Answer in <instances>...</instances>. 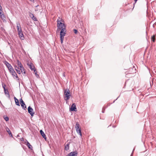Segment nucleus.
Returning a JSON list of instances; mask_svg holds the SVG:
<instances>
[{
    "label": "nucleus",
    "instance_id": "obj_1",
    "mask_svg": "<svg viewBox=\"0 0 156 156\" xmlns=\"http://www.w3.org/2000/svg\"><path fill=\"white\" fill-rule=\"evenodd\" d=\"M16 64L17 65H15L14 67L17 73L20 74L21 72L25 74L26 72L25 69L21 62L18 59L17 60Z\"/></svg>",
    "mask_w": 156,
    "mask_h": 156
},
{
    "label": "nucleus",
    "instance_id": "obj_2",
    "mask_svg": "<svg viewBox=\"0 0 156 156\" xmlns=\"http://www.w3.org/2000/svg\"><path fill=\"white\" fill-rule=\"evenodd\" d=\"M57 27L58 31L60 30L61 29L66 28L65 25L63 23V21L59 17L57 20Z\"/></svg>",
    "mask_w": 156,
    "mask_h": 156
},
{
    "label": "nucleus",
    "instance_id": "obj_3",
    "mask_svg": "<svg viewBox=\"0 0 156 156\" xmlns=\"http://www.w3.org/2000/svg\"><path fill=\"white\" fill-rule=\"evenodd\" d=\"M61 31H60V39L61 40V44H62L64 40V37L65 35L66 34V29L62 28L61 29Z\"/></svg>",
    "mask_w": 156,
    "mask_h": 156
},
{
    "label": "nucleus",
    "instance_id": "obj_4",
    "mask_svg": "<svg viewBox=\"0 0 156 156\" xmlns=\"http://www.w3.org/2000/svg\"><path fill=\"white\" fill-rule=\"evenodd\" d=\"M70 93V91L69 89H66L64 91V99L65 100L67 101L69 99L71 96Z\"/></svg>",
    "mask_w": 156,
    "mask_h": 156
},
{
    "label": "nucleus",
    "instance_id": "obj_5",
    "mask_svg": "<svg viewBox=\"0 0 156 156\" xmlns=\"http://www.w3.org/2000/svg\"><path fill=\"white\" fill-rule=\"evenodd\" d=\"M80 126L78 122L76 123L75 126L76 130L77 133L81 136H82V133H81L80 128Z\"/></svg>",
    "mask_w": 156,
    "mask_h": 156
},
{
    "label": "nucleus",
    "instance_id": "obj_6",
    "mask_svg": "<svg viewBox=\"0 0 156 156\" xmlns=\"http://www.w3.org/2000/svg\"><path fill=\"white\" fill-rule=\"evenodd\" d=\"M28 111L31 116H33L34 113L33 112V109L30 106L28 107Z\"/></svg>",
    "mask_w": 156,
    "mask_h": 156
},
{
    "label": "nucleus",
    "instance_id": "obj_7",
    "mask_svg": "<svg viewBox=\"0 0 156 156\" xmlns=\"http://www.w3.org/2000/svg\"><path fill=\"white\" fill-rule=\"evenodd\" d=\"M78 153L76 151L72 152L70 153L66 156H77Z\"/></svg>",
    "mask_w": 156,
    "mask_h": 156
},
{
    "label": "nucleus",
    "instance_id": "obj_8",
    "mask_svg": "<svg viewBox=\"0 0 156 156\" xmlns=\"http://www.w3.org/2000/svg\"><path fill=\"white\" fill-rule=\"evenodd\" d=\"M16 27L18 32L22 30L20 25L19 23H16Z\"/></svg>",
    "mask_w": 156,
    "mask_h": 156
},
{
    "label": "nucleus",
    "instance_id": "obj_9",
    "mask_svg": "<svg viewBox=\"0 0 156 156\" xmlns=\"http://www.w3.org/2000/svg\"><path fill=\"white\" fill-rule=\"evenodd\" d=\"M76 108L75 104V103H73L70 109L71 111H76L75 109H76Z\"/></svg>",
    "mask_w": 156,
    "mask_h": 156
},
{
    "label": "nucleus",
    "instance_id": "obj_10",
    "mask_svg": "<svg viewBox=\"0 0 156 156\" xmlns=\"http://www.w3.org/2000/svg\"><path fill=\"white\" fill-rule=\"evenodd\" d=\"M18 34L20 38L21 39H23L24 38V36L22 31V30L21 31L18 32Z\"/></svg>",
    "mask_w": 156,
    "mask_h": 156
},
{
    "label": "nucleus",
    "instance_id": "obj_11",
    "mask_svg": "<svg viewBox=\"0 0 156 156\" xmlns=\"http://www.w3.org/2000/svg\"><path fill=\"white\" fill-rule=\"evenodd\" d=\"M29 67H30V68L32 70H34V72L35 73V74L36 75L37 74V72H36V69L33 66H32L31 65H30L29 66Z\"/></svg>",
    "mask_w": 156,
    "mask_h": 156
},
{
    "label": "nucleus",
    "instance_id": "obj_12",
    "mask_svg": "<svg viewBox=\"0 0 156 156\" xmlns=\"http://www.w3.org/2000/svg\"><path fill=\"white\" fill-rule=\"evenodd\" d=\"M0 11L1 12H0V16L1 18L3 20H5V16L3 14V13L2 11Z\"/></svg>",
    "mask_w": 156,
    "mask_h": 156
},
{
    "label": "nucleus",
    "instance_id": "obj_13",
    "mask_svg": "<svg viewBox=\"0 0 156 156\" xmlns=\"http://www.w3.org/2000/svg\"><path fill=\"white\" fill-rule=\"evenodd\" d=\"M40 132L41 133V135L42 136H43V137L46 140L47 138L45 136V134L44 133V132L43 131L41 130L40 131Z\"/></svg>",
    "mask_w": 156,
    "mask_h": 156
},
{
    "label": "nucleus",
    "instance_id": "obj_14",
    "mask_svg": "<svg viewBox=\"0 0 156 156\" xmlns=\"http://www.w3.org/2000/svg\"><path fill=\"white\" fill-rule=\"evenodd\" d=\"M20 104L23 109L25 110L27 108L24 102L21 103Z\"/></svg>",
    "mask_w": 156,
    "mask_h": 156
},
{
    "label": "nucleus",
    "instance_id": "obj_15",
    "mask_svg": "<svg viewBox=\"0 0 156 156\" xmlns=\"http://www.w3.org/2000/svg\"><path fill=\"white\" fill-rule=\"evenodd\" d=\"M6 131L8 133L9 135L11 136L12 137H13L12 135V134L11 132L10 131L9 129L8 128H6Z\"/></svg>",
    "mask_w": 156,
    "mask_h": 156
},
{
    "label": "nucleus",
    "instance_id": "obj_16",
    "mask_svg": "<svg viewBox=\"0 0 156 156\" xmlns=\"http://www.w3.org/2000/svg\"><path fill=\"white\" fill-rule=\"evenodd\" d=\"M5 65L8 68H10L12 66L10 64H9L8 62H5Z\"/></svg>",
    "mask_w": 156,
    "mask_h": 156
},
{
    "label": "nucleus",
    "instance_id": "obj_17",
    "mask_svg": "<svg viewBox=\"0 0 156 156\" xmlns=\"http://www.w3.org/2000/svg\"><path fill=\"white\" fill-rule=\"evenodd\" d=\"M26 145L27 146L29 147V148L31 149L32 148V146L30 145V144L29 142H27Z\"/></svg>",
    "mask_w": 156,
    "mask_h": 156
},
{
    "label": "nucleus",
    "instance_id": "obj_18",
    "mask_svg": "<svg viewBox=\"0 0 156 156\" xmlns=\"http://www.w3.org/2000/svg\"><path fill=\"white\" fill-rule=\"evenodd\" d=\"M12 74L13 77H15L16 78H17L18 80L19 79V78L16 72H14V73H13Z\"/></svg>",
    "mask_w": 156,
    "mask_h": 156
},
{
    "label": "nucleus",
    "instance_id": "obj_19",
    "mask_svg": "<svg viewBox=\"0 0 156 156\" xmlns=\"http://www.w3.org/2000/svg\"><path fill=\"white\" fill-rule=\"evenodd\" d=\"M69 149V144H67L65 146V149L67 151Z\"/></svg>",
    "mask_w": 156,
    "mask_h": 156
},
{
    "label": "nucleus",
    "instance_id": "obj_20",
    "mask_svg": "<svg viewBox=\"0 0 156 156\" xmlns=\"http://www.w3.org/2000/svg\"><path fill=\"white\" fill-rule=\"evenodd\" d=\"M15 102L16 103V104L18 106H20V103L19 102V101L18 99H16V101H15Z\"/></svg>",
    "mask_w": 156,
    "mask_h": 156
},
{
    "label": "nucleus",
    "instance_id": "obj_21",
    "mask_svg": "<svg viewBox=\"0 0 156 156\" xmlns=\"http://www.w3.org/2000/svg\"><path fill=\"white\" fill-rule=\"evenodd\" d=\"M4 119L6 121H8L9 120V118L7 116L4 117Z\"/></svg>",
    "mask_w": 156,
    "mask_h": 156
},
{
    "label": "nucleus",
    "instance_id": "obj_22",
    "mask_svg": "<svg viewBox=\"0 0 156 156\" xmlns=\"http://www.w3.org/2000/svg\"><path fill=\"white\" fill-rule=\"evenodd\" d=\"M34 20L35 21H37V19L36 17H35L34 16H33V17H32L31 18Z\"/></svg>",
    "mask_w": 156,
    "mask_h": 156
},
{
    "label": "nucleus",
    "instance_id": "obj_23",
    "mask_svg": "<svg viewBox=\"0 0 156 156\" xmlns=\"http://www.w3.org/2000/svg\"><path fill=\"white\" fill-rule=\"evenodd\" d=\"M4 91H5V93L6 94H9V92H8V91L7 90H6L5 89V90H4Z\"/></svg>",
    "mask_w": 156,
    "mask_h": 156
},
{
    "label": "nucleus",
    "instance_id": "obj_24",
    "mask_svg": "<svg viewBox=\"0 0 156 156\" xmlns=\"http://www.w3.org/2000/svg\"><path fill=\"white\" fill-rule=\"evenodd\" d=\"M29 16L31 18H32V17H33L34 15L32 13H30L29 14Z\"/></svg>",
    "mask_w": 156,
    "mask_h": 156
},
{
    "label": "nucleus",
    "instance_id": "obj_25",
    "mask_svg": "<svg viewBox=\"0 0 156 156\" xmlns=\"http://www.w3.org/2000/svg\"><path fill=\"white\" fill-rule=\"evenodd\" d=\"M152 38V41L153 42H154L155 41V36L154 35H153Z\"/></svg>",
    "mask_w": 156,
    "mask_h": 156
},
{
    "label": "nucleus",
    "instance_id": "obj_26",
    "mask_svg": "<svg viewBox=\"0 0 156 156\" xmlns=\"http://www.w3.org/2000/svg\"><path fill=\"white\" fill-rule=\"evenodd\" d=\"M10 72L11 73V74H12V73H13V72L14 73V72H15V71L14 70V69H13L11 71H10Z\"/></svg>",
    "mask_w": 156,
    "mask_h": 156
},
{
    "label": "nucleus",
    "instance_id": "obj_27",
    "mask_svg": "<svg viewBox=\"0 0 156 156\" xmlns=\"http://www.w3.org/2000/svg\"><path fill=\"white\" fill-rule=\"evenodd\" d=\"M8 69L9 70V71L10 72V71H11L12 69H13V68L12 67V66L10 68H8Z\"/></svg>",
    "mask_w": 156,
    "mask_h": 156
},
{
    "label": "nucleus",
    "instance_id": "obj_28",
    "mask_svg": "<svg viewBox=\"0 0 156 156\" xmlns=\"http://www.w3.org/2000/svg\"><path fill=\"white\" fill-rule=\"evenodd\" d=\"M75 34H76L77 33V30L76 29H74L73 30Z\"/></svg>",
    "mask_w": 156,
    "mask_h": 156
},
{
    "label": "nucleus",
    "instance_id": "obj_29",
    "mask_svg": "<svg viewBox=\"0 0 156 156\" xmlns=\"http://www.w3.org/2000/svg\"><path fill=\"white\" fill-rule=\"evenodd\" d=\"M20 103L21 104V103H22V102H23L24 101H23V100L22 98H20Z\"/></svg>",
    "mask_w": 156,
    "mask_h": 156
},
{
    "label": "nucleus",
    "instance_id": "obj_30",
    "mask_svg": "<svg viewBox=\"0 0 156 156\" xmlns=\"http://www.w3.org/2000/svg\"><path fill=\"white\" fill-rule=\"evenodd\" d=\"M35 11H37L38 10V9L37 8H36L35 9Z\"/></svg>",
    "mask_w": 156,
    "mask_h": 156
},
{
    "label": "nucleus",
    "instance_id": "obj_31",
    "mask_svg": "<svg viewBox=\"0 0 156 156\" xmlns=\"http://www.w3.org/2000/svg\"><path fill=\"white\" fill-rule=\"evenodd\" d=\"M31 2H34V0H29Z\"/></svg>",
    "mask_w": 156,
    "mask_h": 156
},
{
    "label": "nucleus",
    "instance_id": "obj_32",
    "mask_svg": "<svg viewBox=\"0 0 156 156\" xmlns=\"http://www.w3.org/2000/svg\"><path fill=\"white\" fill-rule=\"evenodd\" d=\"M14 100H15V101H16V99H17V98H16L15 97H14Z\"/></svg>",
    "mask_w": 156,
    "mask_h": 156
},
{
    "label": "nucleus",
    "instance_id": "obj_33",
    "mask_svg": "<svg viewBox=\"0 0 156 156\" xmlns=\"http://www.w3.org/2000/svg\"><path fill=\"white\" fill-rule=\"evenodd\" d=\"M137 0H134V1H135V3H136V2H137Z\"/></svg>",
    "mask_w": 156,
    "mask_h": 156
},
{
    "label": "nucleus",
    "instance_id": "obj_34",
    "mask_svg": "<svg viewBox=\"0 0 156 156\" xmlns=\"http://www.w3.org/2000/svg\"><path fill=\"white\" fill-rule=\"evenodd\" d=\"M133 155V152H132V153L131 154L130 156H132Z\"/></svg>",
    "mask_w": 156,
    "mask_h": 156
},
{
    "label": "nucleus",
    "instance_id": "obj_35",
    "mask_svg": "<svg viewBox=\"0 0 156 156\" xmlns=\"http://www.w3.org/2000/svg\"><path fill=\"white\" fill-rule=\"evenodd\" d=\"M3 88L4 89V90H5V87L3 86Z\"/></svg>",
    "mask_w": 156,
    "mask_h": 156
},
{
    "label": "nucleus",
    "instance_id": "obj_36",
    "mask_svg": "<svg viewBox=\"0 0 156 156\" xmlns=\"http://www.w3.org/2000/svg\"><path fill=\"white\" fill-rule=\"evenodd\" d=\"M38 6V5H37L36 6V8H37Z\"/></svg>",
    "mask_w": 156,
    "mask_h": 156
},
{
    "label": "nucleus",
    "instance_id": "obj_37",
    "mask_svg": "<svg viewBox=\"0 0 156 156\" xmlns=\"http://www.w3.org/2000/svg\"><path fill=\"white\" fill-rule=\"evenodd\" d=\"M39 11L40 12H41V11L40 10Z\"/></svg>",
    "mask_w": 156,
    "mask_h": 156
}]
</instances>
